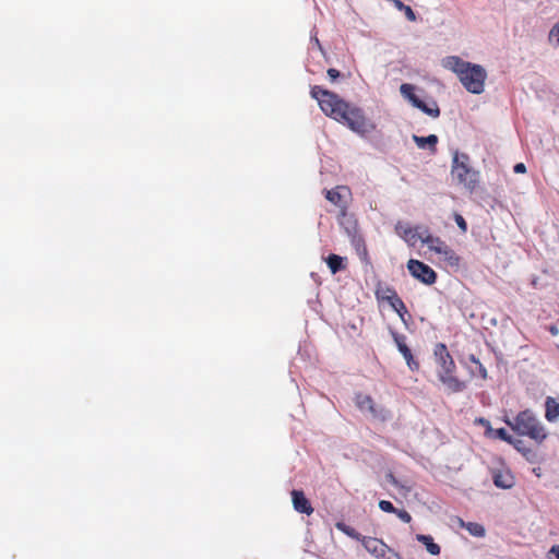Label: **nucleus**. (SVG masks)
<instances>
[{
  "label": "nucleus",
  "instance_id": "nucleus-1",
  "mask_svg": "<svg viewBox=\"0 0 559 559\" xmlns=\"http://www.w3.org/2000/svg\"><path fill=\"white\" fill-rule=\"evenodd\" d=\"M310 94L318 100L321 110L326 116L346 124L354 132L364 134L372 128V124L365 117L360 108L350 106L340 98L337 94L319 85L312 86Z\"/></svg>",
  "mask_w": 559,
  "mask_h": 559
},
{
  "label": "nucleus",
  "instance_id": "nucleus-2",
  "mask_svg": "<svg viewBox=\"0 0 559 559\" xmlns=\"http://www.w3.org/2000/svg\"><path fill=\"white\" fill-rule=\"evenodd\" d=\"M456 78L468 93L480 95L485 92L488 73L481 64L456 57Z\"/></svg>",
  "mask_w": 559,
  "mask_h": 559
},
{
  "label": "nucleus",
  "instance_id": "nucleus-3",
  "mask_svg": "<svg viewBox=\"0 0 559 559\" xmlns=\"http://www.w3.org/2000/svg\"><path fill=\"white\" fill-rule=\"evenodd\" d=\"M507 424L516 433L527 436L537 443H542L548 436L543 424L530 409L519 413L512 421L507 420Z\"/></svg>",
  "mask_w": 559,
  "mask_h": 559
},
{
  "label": "nucleus",
  "instance_id": "nucleus-4",
  "mask_svg": "<svg viewBox=\"0 0 559 559\" xmlns=\"http://www.w3.org/2000/svg\"><path fill=\"white\" fill-rule=\"evenodd\" d=\"M433 365L439 381L449 389L454 388V360L443 343H437L433 347Z\"/></svg>",
  "mask_w": 559,
  "mask_h": 559
},
{
  "label": "nucleus",
  "instance_id": "nucleus-5",
  "mask_svg": "<svg viewBox=\"0 0 559 559\" xmlns=\"http://www.w3.org/2000/svg\"><path fill=\"white\" fill-rule=\"evenodd\" d=\"M456 181L469 193L474 192L479 186V171L472 165L469 157L465 154L456 153Z\"/></svg>",
  "mask_w": 559,
  "mask_h": 559
},
{
  "label": "nucleus",
  "instance_id": "nucleus-6",
  "mask_svg": "<svg viewBox=\"0 0 559 559\" xmlns=\"http://www.w3.org/2000/svg\"><path fill=\"white\" fill-rule=\"evenodd\" d=\"M341 225L345 226V230L350 239V243L354 247L355 252L360 261L366 265H370L371 262L368 249L364 237L358 233L357 222L353 217H349L347 222H341Z\"/></svg>",
  "mask_w": 559,
  "mask_h": 559
},
{
  "label": "nucleus",
  "instance_id": "nucleus-7",
  "mask_svg": "<svg viewBox=\"0 0 559 559\" xmlns=\"http://www.w3.org/2000/svg\"><path fill=\"white\" fill-rule=\"evenodd\" d=\"M401 94L416 108L420 109L428 116L432 118H437L440 114L439 107L436 102H431L429 104L421 100L415 94V87L412 84L404 83L400 87Z\"/></svg>",
  "mask_w": 559,
  "mask_h": 559
},
{
  "label": "nucleus",
  "instance_id": "nucleus-8",
  "mask_svg": "<svg viewBox=\"0 0 559 559\" xmlns=\"http://www.w3.org/2000/svg\"><path fill=\"white\" fill-rule=\"evenodd\" d=\"M360 543L370 555L378 559L384 558L388 552L391 554V557L386 559H402L401 555L391 549L382 539L364 536Z\"/></svg>",
  "mask_w": 559,
  "mask_h": 559
},
{
  "label": "nucleus",
  "instance_id": "nucleus-9",
  "mask_svg": "<svg viewBox=\"0 0 559 559\" xmlns=\"http://www.w3.org/2000/svg\"><path fill=\"white\" fill-rule=\"evenodd\" d=\"M407 270L413 277L420 281L424 284L431 285L436 282V272L426 263L411 259L407 262Z\"/></svg>",
  "mask_w": 559,
  "mask_h": 559
},
{
  "label": "nucleus",
  "instance_id": "nucleus-10",
  "mask_svg": "<svg viewBox=\"0 0 559 559\" xmlns=\"http://www.w3.org/2000/svg\"><path fill=\"white\" fill-rule=\"evenodd\" d=\"M342 191L350 193L349 189L345 186H338L335 189L326 190L325 198L329 200L332 204L337 206L340 209V215L338 221L341 222H347V219L350 217L347 215V204L343 201V194Z\"/></svg>",
  "mask_w": 559,
  "mask_h": 559
},
{
  "label": "nucleus",
  "instance_id": "nucleus-11",
  "mask_svg": "<svg viewBox=\"0 0 559 559\" xmlns=\"http://www.w3.org/2000/svg\"><path fill=\"white\" fill-rule=\"evenodd\" d=\"M395 230L411 247H415L418 240L424 243V238L427 234V229H423L420 227L413 228L403 223H397Z\"/></svg>",
  "mask_w": 559,
  "mask_h": 559
},
{
  "label": "nucleus",
  "instance_id": "nucleus-12",
  "mask_svg": "<svg viewBox=\"0 0 559 559\" xmlns=\"http://www.w3.org/2000/svg\"><path fill=\"white\" fill-rule=\"evenodd\" d=\"M483 425L487 426L486 435L493 439H501L510 444H512L516 450H521V445L523 444L522 439H515L510 436L504 428L492 429L489 421L485 419H479Z\"/></svg>",
  "mask_w": 559,
  "mask_h": 559
},
{
  "label": "nucleus",
  "instance_id": "nucleus-13",
  "mask_svg": "<svg viewBox=\"0 0 559 559\" xmlns=\"http://www.w3.org/2000/svg\"><path fill=\"white\" fill-rule=\"evenodd\" d=\"M491 476L495 486L501 489H511L515 484L514 476L508 468H495Z\"/></svg>",
  "mask_w": 559,
  "mask_h": 559
},
{
  "label": "nucleus",
  "instance_id": "nucleus-14",
  "mask_svg": "<svg viewBox=\"0 0 559 559\" xmlns=\"http://www.w3.org/2000/svg\"><path fill=\"white\" fill-rule=\"evenodd\" d=\"M292 501L294 509L299 513H305L307 515H310L313 513V508L310 503V501L306 498L302 490L294 489L292 491Z\"/></svg>",
  "mask_w": 559,
  "mask_h": 559
},
{
  "label": "nucleus",
  "instance_id": "nucleus-15",
  "mask_svg": "<svg viewBox=\"0 0 559 559\" xmlns=\"http://www.w3.org/2000/svg\"><path fill=\"white\" fill-rule=\"evenodd\" d=\"M424 243H426L430 250L437 253H448V246L445 242L438 237L431 236L428 231L424 238Z\"/></svg>",
  "mask_w": 559,
  "mask_h": 559
},
{
  "label": "nucleus",
  "instance_id": "nucleus-16",
  "mask_svg": "<svg viewBox=\"0 0 559 559\" xmlns=\"http://www.w3.org/2000/svg\"><path fill=\"white\" fill-rule=\"evenodd\" d=\"M456 524L464 527L474 537H484L486 535L485 527L476 522H464L462 519L456 518Z\"/></svg>",
  "mask_w": 559,
  "mask_h": 559
},
{
  "label": "nucleus",
  "instance_id": "nucleus-17",
  "mask_svg": "<svg viewBox=\"0 0 559 559\" xmlns=\"http://www.w3.org/2000/svg\"><path fill=\"white\" fill-rule=\"evenodd\" d=\"M413 140L416 143V145L421 150L429 147L431 152L436 151L438 138L435 134H430L428 136L413 135Z\"/></svg>",
  "mask_w": 559,
  "mask_h": 559
},
{
  "label": "nucleus",
  "instance_id": "nucleus-18",
  "mask_svg": "<svg viewBox=\"0 0 559 559\" xmlns=\"http://www.w3.org/2000/svg\"><path fill=\"white\" fill-rule=\"evenodd\" d=\"M355 401H356V405L359 409H361V411L367 409L372 414L376 413L374 402L370 395L358 393V394H356Z\"/></svg>",
  "mask_w": 559,
  "mask_h": 559
},
{
  "label": "nucleus",
  "instance_id": "nucleus-19",
  "mask_svg": "<svg viewBox=\"0 0 559 559\" xmlns=\"http://www.w3.org/2000/svg\"><path fill=\"white\" fill-rule=\"evenodd\" d=\"M463 368H466L473 377L479 374L483 379L487 378L485 367L479 362V360L475 359L473 355L471 356V366H467L466 362H464Z\"/></svg>",
  "mask_w": 559,
  "mask_h": 559
},
{
  "label": "nucleus",
  "instance_id": "nucleus-20",
  "mask_svg": "<svg viewBox=\"0 0 559 559\" xmlns=\"http://www.w3.org/2000/svg\"><path fill=\"white\" fill-rule=\"evenodd\" d=\"M545 417L548 421H556L559 418V403L552 397H547L546 400Z\"/></svg>",
  "mask_w": 559,
  "mask_h": 559
},
{
  "label": "nucleus",
  "instance_id": "nucleus-21",
  "mask_svg": "<svg viewBox=\"0 0 559 559\" xmlns=\"http://www.w3.org/2000/svg\"><path fill=\"white\" fill-rule=\"evenodd\" d=\"M416 539L426 546L429 554L437 556L440 554V546L433 542L430 535L418 534Z\"/></svg>",
  "mask_w": 559,
  "mask_h": 559
},
{
  "label": "nucleus",
  "instance_id": "nucleus-22",
  "mask_svg": "<svg viewBox=\"0 0 559 559\" xmlns=\"http://www.w3.org/2000/svg\"><path fill=\"white\" fill-rule=\"evenodd\" d=\"M326 264L332 274H336L337 272H340L341 270H344L346 267V265L344 263V258H342L337 254H334V253L330 254L326 258Z\"/></svg>",
  "mask_w": 559,
  "mask_h": 559
},
{
  "label": "nucleus",
  "instance_id": "nucleus-23",
  "mask_svg": "<svg viewBox=\"0 0 559 559\" xmlns=\"http://www.w3.org/2000/svg\"><path fill=\"white\" fill-rule=\"evenodd\" d=\"M401 354L403 355L404 359L406 360V364H407L408 368L412 371H418L419 370V362L417 360H415V358H414V356L412 354V350H411V348L408 346L407 347H403Z\"/></svg>",
  "mask_w": 559,
  "mask_h": 559
},
{
  "label": "nucleus",
  "instance_id": "nucleus-24",
  "mask_svg": "<svg viewBox=\"0 0 559 559\" xmlns=\"http://www.w3.org/2000/svg\"><path fill=\"white\" fill-rule=\"evenodd\" d=\"M336 527L338 531L343 532L344 534L356 540L361 542V538H364V536L359 532H357L354 527L346 525L345 523H337Z\"/></svg>",
  "mask_w": 559,
  "mask_h": 559
},
{
  "label": "nucleus",
  "instance_id": "nucleus-25",
  "mask_svg": "<svg viewBox=\"0 0 559 559\" xmlns=\"http://www.w3.org/2000/svg\"><path fill=\"white\" fill-rule=\"evenodd\" d=\"M391 306L394 310L403 317V312H406V307L403 300L397 296L395 292L392 293V296L389 298Z\"/></svg>",
  "mask_w": 559,
  "mask_h": 559
},
{
  "label": "nucleus",
  "instance_id": "nucleus-26",
  "mask_svg": "<svg viewBox=\"0 0 559 559\" xmlns=\"http://www.w3.org/2000/svg\"><path fill=\"white\" fill-rule=\"evenodd\" d=\"M394 7L404 12L406 19L411 22L416 21V14L409 5L404 4L401 0H394Z\"/></svg>",
  "mask_w": 559,
  "mask_h": 559
},
{
  "label": "nucleus",
  "instance_id": "nucleus-27",
  "mask_svg": "<svg viewBox=\"0 0 559 559\" xmlns=\"http://www.w3.org/2000/svg\"><path fill=\"white\" fill-rule=\"evenodd\" d=\"M548 38L555 48H559V21L551 27Z\"/></svg>",
  "mask_w": 559,
  "mask_h": 559
},
{
  "label": "nucleus",
  "instance_id": "nucleus-28",
  "mask_svg": "<svg viewBox=\"0 0 559 559\" xmlns=\"http://www.w3.org/2000/svg\"><path fill=\"white\" fill-rule=\"evenodd\" d=\"M393 340H394L400 353L402 352L403 347H407L405 335L399 334V333H393Z\"/></svg>",
  "mask_w": 559,
  "mask_h": 559
},
{
  "label": "nucleus",
  "instance_id": "nucleus-29",
  "mask_svg": "<svg viewBox=\"0 0 559 559\" xmlns=\"http://www.w3.org/2000/svg\"><path fill=\"white\" fill-rule=\"evenodd\" d=\"M379 508L383 512H388V513H394L396 511V508L392 504L391 501H388V500H380Z\"/></svg>",
  "mask_w": 559,
  "mask_h": 559
},
{
  "label": "nucleus",
  "instance_id": "nucleus-30",
  "mask_svg": "<svg viewBox=\"0 0 559 559\" xmlns=\"http://www.w3.org/2000/svg\"><path fill=\"white\" fill-rule=\"evenodd\" d=\"M394 513L397 515V518L400 520H402L405 523H409L412 521V516H411V514L406 510H403V509L399 510V509H396V511Z\"/></svg>",
  "mask_w": 559,
  "mask_h": 559
},
{
  "label": "nucleus",
  "instance_id": "nucleus-31",
  "mask_svg": "<svg viewBox=\"0 0 559 559\" xmlns=\"http://www.w3.org/2000/svg\"><path fill=\"white\" fill-rule=\"evenodd\" d=\"M518 451L521 452L528 461H532L535 457V453L531 449L526 448L524 443L521 445V450Z\"/></svg>",
  "mask_w": 559,
  "mask_h": 559
},
{
  "label": "nucleus",
  "instance_id": "nucleus-32",
  "mask_svg": "<svg viewBox=\"0 0 559 559\" xmlns=\"http://www.w3.org/2000/svg\"><path fill=\"white\" fill-rule=\"evenodd\" d=\"M549 559H559V545H554L549 552Z\"/></svg>",
  "mask_w": 559,
  "mask_h": 559
},
{
  "label": "nucleus",
  "instance_id": "nucleus-33",
  "mask_svg": "<svg viewBox=\"0 0 559 559\" xmlns=\"http://www.w3.org/2000/svg\"><path fill=\"white\" fill-rule=\"evenodd\" d=\"M456 225H457V226H459V227H460L464 233L466 231V229H467L466 222H465V219H464L461 215H459V214H456Z\"/></svg>",
  "mask_w": 559,
  "mask_h": 559
},
{
  "label": "nucleus",
  "instance_id": "nucleus-34",
  "mask_svg": "<svg viewBox=\"0 0 559 559\" xmlns=\"http://www.w3.org/2000/svg\"><path fill=\"white\" fill-rule=\"evenodd\" d=\"M340 75V71L334 68H330L328 70V76L330 78L331 81H335Z\"/></svg>",
  "mask_w": 559,
  "mask_h": 559
},
{
  "label": "nucleus",
  "instance_id": "nucleus-35",
  "mask_svg": "<svg viewBox=\"0 0 559 559\" xmlns=\"http://www.w3.org/2000/svg\"><path fill=\"white\" fill-rule=\"evenodd\" d=\"M514 171L516 174H524L526 171V167L523 163H519L514 166Z\"/></svg>",
  "mask_w": 559,
  "mask_h": 559
},
{
  "label": "nucleus",
  "instance_id": "nucleus-36",
  "mask_svg": "<svg viewBox=\"0 0 559 559\" xmlns=\"http://www.w3.org/2000/svg\"><path fill=\"white\" fill-rule=\"evenodd\" d=\"M445 66L454 71V57L447 58Z\"/></svg>",
  "mask_w": 559,
  "mask_h": 559
},
{
  "label": "nucleus",
  "instance_id": "nucleus-37",
  "mask_svg": "<svg viewBox=\"0 0 559 559\" xmlns=\"http://www.w3.org/2000/svg\"><path fill=\"white\" fill-rule=\"evenodd\" d=\"M550 333L554 335H557L559 333V330L556 326L550 328Z\"/></svg>",
  "mask_w": 559,
  "mask_h": 559
},
{
  "label": "nucleus",
  "instance_id": "nucleus-38",
  "mask_svg": "<svg viewBox=\"0 0 559 559\" xmlns=\"http://www.w3.org/2000/svg\"><path fill=\"white\" fill-rule=\"evenodd\" d=\"M462 385H464V381L460 382L456 380V384H455L456 391L461 390Z\"/></svg>",
  "mask_w": 559,
  "mask_h": 559
},
{
  "label": "nucleus",
  "instance_id": "nucleus-39",
  "mask_svg": "<svg viewBox=\"0 0 559 559\" xmlns=\"http://www.w3.org/2000/svg\"><path fill=\"white\" fill-rule=\"evenodd\" d=\"M389 477H390L391 483L395 485L396 480H395L394 476L392 474H390Z\"/></svg>",
  "mask_w": 559,
  "mask_h": 559
},
{
  "label": "nucleus",
  "instance_id": "nucleus-40",
  "mask_svg": "<svg viewBox=\"0 0 559 559\" xmlns=\"http://www.w3.org/2000/svg\"><path fill=\"white\" fill-rule=\"evenodd\" d=\"M533 472L536 474V476H540L539 468H534Z\"/></svg>",
  "mask_w": 559,
  "mask_h": 559
},
{
  "label": "nucleus",
  "instance_id": "nucleus-41",
  "mask_svg": "<svg viewBox=\"0 0 559 559\" xmlns=\"http://www.w3.org/2000/svg\"><path fill=\"white\" fill-rule=\"evenodd\" d=\"M454 168H455V165L453 164V165H452V173L454 171Z\"/></svg>",
  "mask_w": 559,
  "mask_h": 559
}]
</instances>
